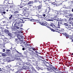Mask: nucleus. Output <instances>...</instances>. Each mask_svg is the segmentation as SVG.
<instances>
[{"label": "nucleus", "mask_w": 73, "mask_h": 73, "mask_svg": "<svg viewBox=\"0 0 73 73\" xmlns=\"http://www.w3.org/2000/svg\"><path fill=\"white\" fill-rule=\"evenodd\" d=\"M26 64L27 65H30V63L29 62H27L26 63Z\"/></svg>", "instance_id": "obj_46"}, {"label": "nucleus", "mask_w": 73, "mask_h": 73, "mask_svg": "<svg viewBox=\"0 0 73 73\" xmlns=\"http://www.w3.org/2000/svg\"><path fill=\"white\" fill-rule=\"evenodd\" d=\"M72 42H73V35H72Z\"/></svg>", "instance_id": "obj_64"}, {"label": "nucleus", "mask_w": 73, "mask_h": 73, "mask_svg": "<svg viewBox=\"0 0 73 73\" xmlns=\"http://www.w3.org/2000/svg\"><path fill=\"white\" fill-rule=\"evenodd\" d=\"M32 49L33 50H36V48H32Z\"/></svg>", "instance_id": "obj_60"}, {"label": "nucleus", "mask_w": 73, "mask_h": 73, "mask_svg": "<svg viewBox=\"0 0 73 73\" xmlns=\"http://www.w3.org/2000/svg\"><path fill=\"white\" fill-rule=\"evenodd\" d=\"M20 23H24V21H23V20L22 19H17L16 21L15 25L20 24Z\"/></svg>", "instance_id": "obj_3"}, {"label": "nucleus", "mask_w": 73, "mask_h": 73, "mask_svg": "<svg viewBox=\"0 0 73 73\" xmlns=\"http://www.w3.org/2000/svg\"><path fill=\"white\" fill-rule=\"evenodd\" d=\"M11 60L12 61H14L15 60V56H11Z\"/></svg>", "instance_id": "obj_21"}, {"label": "nucleus", "mask_w": 73, "mask_h": 73, "mask_svg": "<svg viewBox=\"0 0 73 73\" xmlns=\"http://www.w3.org/2000/svg\"><path fill=\"white\" fill-rule=\"evenodd\" d=\"M21 5L22 6L20 7V8H22L23 7H24V5H26V4L23 3V2H21Z\"/></svg>", "instance_id": "obj_11"}, {"label": "nucleus", "mask_w": 73, "mask_h": 73, "mask_svg": "<svg viewBox=\"0 0 73 73\" xmlns=\"http://www.w3.org/2000/svg\"><path fill=\"white\" fill-rule=\"evenodd\" d=\"M16 9H18L19 10L20 9V6H17V7Z\"/></svg>", "instance_id": "obj_42"}, {"label": "nucleus", "mask_w": 73, "mask_h": 73, "mask_svg": "<svg viewBox=\"0 0 73 73\" xmlns=\"http://www.w3.org/2000/svg\"><path fill=\"white\" fill-rule=\"evenodd\" d=\"M22 68L23 69H27V67L24 65L23 66Z\"/></svg>", "instance_id": "obj_24"}, {"label": "nucleus", "mask_w": 73, "mask_h": 73, "mask_svg": "<svg viewBox=\"0 0 73 73\" xmlns=\"http://www.w3.org/2000/svg\"><path fill=\"white\" fill-rule=\"evenodd\" d=\"M46 27L50 29H52L51 31L52 32H57L58 33V27H56L55 25H48L47 26L46 25Z\"/></svg>", "instance_id": "obj_1"}, {"label": "nucleus", "mask_w": 73, "mask_h": 73, "mask_svg": "<svg viewBox=\"0 0 73 73\" xmlns=\"http://www.w3.org/2000/svg\"><path fill=\"white\" fill-rule=\"evenodd\" d=\"M41 25H44V26H46V25H47L46 23H41Z\"/></svg>", "instance_id": "obj_23"}, {"label": "nucleus", "mask_w": 73, "mask_h": 73, "mask_svg": "<svg viewBox=\"0 0 73 73\" xmlns=\"http://www.w3.org/2000/svg\"><path fill=\"white\" fill-rule=\"evenodd\" d=\"M48 8H47L46 9V12H49V7H48Z\"/></svg>", "instance_id": "obj_47"}, {"label": "nucleus", "mask_w": 73, "mask_h": 73, "mask_svg": "<svg viewBox=\"0 0 73 73\" xmlns=\"http://www.w3.org/2000/svg\"><path fill=\"white\" fill-rule=\"evenodd\" d=\"M9 0H5L4 1V4H10L11 3H9Z\"/></svg>", "instance_id": "obj_9"}, {"label": "nucleus", "mask_w": 73, "mask_h": 73, "mask_svg": "<svg viewBox=\"0 0 73 73\" xmlns=\"http://www.w3.org/2000/svg\"><path fill=\"white\" fill-rule=\"evenodd\" d=\"M22 50H25V48H24V47L23 48H22Z\"/></svg>", "instance_id": "obj_63"}, {"label": "nucleus", "mask_w": 73, "mask_h": 73, "mask_svg": "<svg viewBox=\"0 0 73 73\" xmlns=\"http://www.w3.org/2000/svg\"><path fill=\"white\" fill-rule=\"evenodd\" d=\"M60 0H55V1L56 2H59Z\"/></svg>", "instance_id": "obj_59"}, {"label": "nucleus", "mask_w": 73, "mask_h": 73, "mask_svg": "<svg viewBox=\"0 0 73 73\" xmlns=\"http://www.w3.org/2000/svg\"><path fill=\"white\" fill-rule=\"evenodd\" d=\"M65 8H66V9H70V7H65Z\"/></svg>", "instance_id": "obj_58"}, {"label": "nucleus", "mask_w": 73, "mask_h": 73, "mask_svg": "<svg viewBox=\"0 0 73 73\" xmlns=\"http://www.w3.org/2000/svg\"><path fill=\"white\" fill-rule=\"evenodd\" d=\"M13 17V15H11L9 18V19H12V17Z\"/></svg>", "instance_id": "obj_55"}, {"label": "nucleus", "mask_w": 73, "mask_h": 73, "mask_svg": "<svg viewBox=\"0 0 73 73\" xmlns=\"http://www.w3.org/2000/svg\"><path fill=\"white\" fill-rule=\"evenodd\" d=\"M41 7H42V3H40L39 5L37 7V9H40L41 8Z\"/></svg>", "instance_id": "obj_14"}, {"label": "nucleus", "mask_w": 73, "mask_h": 73, "mask_svg": "<svg viewBox=\"0 0 73 73\" xmlns=\"http://www.w3.org/2000/svg\"><path fill=\"white\" fill-rule=\"evenodd\" d=\"M24 62H19V63H17V65H24Z\"/></svg>", "instance_id": "obj_12"}, {"label": "nucleus", "mask_w": 73, "mask_h": 73, "mask_svg": "<svg viewBox=\"0 0 73 73\" xmlns=\"http://www.w3.org/2000/svg\"><path fill=\"white\" fill-rule=\"evenodd\" d=\"M61 13L60 12H59V11H57V15H61Z\"/></svg>", "instance_id": "obj_25"}, {"label": "nucleus", "mask_w": 73, "mask_h": 73, "mask_svg": "<svg viewBox=\"0 0 73 73\" xmlns=\"http://www.w3.org/2000/svg\"><path fill=\"white\" fill-rule=\"evenodd\" d=\"M29 10V9L27 7H25L24 8V11H28Z\"/></svg>", "instance_id": "obj_26"}, {"label": "nucleus", "mask_w": 73, "mask_h": 73, "mask_svg": "<svg viewBox=\"0 0 73 73\" xmlns=\"http://www.w3.org/2000/svg\"><path fill=\"white\" fill-rule=\"evenodd\" d=\"M23 29V28H21L19 30V33H22L21 32V31H22V30H20V29Z\"/></svg>", "instance_id": "obj_37"}, {"label": "nucleus", "mask_w": 73, "mask_h": 73, "mask_svg": "<svg viewBox=\"0 0 73 73\" xmlns=\"http://www.w3.org/2000/svg\"><path fill=\"white\" fill-rule=\"evenodd\" d=\"M33 3V1H29L28 3V4H32Z\"/></svg>", "instance_id": "obj_22"}, {"label": "nucleus", "mask_w": 73, "mask_h": 73, "mask_svg": "<svg viewBox=\"0 0 73 73\" xmlns=\"http://www.w3.org/2000/svg\"><path fill=\"white\" fill-rule=\"evenodd\" d=\"M25 45H26V46H30L31 47V45H30V44H28L27 43H26L25 44Z\"/></svg>", "instance_id": "obj_35"}, {"label": "nucleus", "mask_w": 73, "mask_h": 73, "mask_svg": "<svg viewBox=\"0 0 73 73\" xmlns=\"http://www.w3.org/2000/svg\"><path fill=\"white\" fill-rule=\"evenodd\" d=\"M59 17V15H57L56 16H54V17L53 19H56L57 20L58 19H59V18H58Z\"/></svg>", "instance_id": "obj_15"}, {"label": "nucleus", "mask_w": 73, "mask_h": 73, "mask_svg": "<svg viewBox=\"0 0 73 73\" xmlns=\"http://www.w3.org/2000/svg\"><path fill=\"white\" fill-rule=\"evenodd\" d=\"M66 28L67 29L68 31V30L70 31V30H71V28H72L71 27V25H69V26H67Z\"/></svg>", "instance_id": "obj_10"}, {"label": "nucleus", "mask_w": 73, "mask_h": 73, "mask_svg": "<svg viewBox=\"0 0 73 73\" xmlns=\"http://www.w3.org/2000/svg\"><path fill=\"white\" fill-rule=\"evenodd\" d=\"M3 52H5V53H7L6 52V49H3Z\"/></svg>", "instance_id": "obj_39"}, {"label": "nucleus", "mask_w": 73, "mask_h": 73, "mask_svg": "<svg viewBox=\"0 0 73 73\" xmlns=\"http://www.w3.org/2000/svg\"><path fill=\"white\" fill-rule=\"evenodd\" d=\"M17 37L19 40H21V39H23L24 38L23 36H22L20 34H18L17 36Z\"/></svg>", "instance_id": "obj_6"}, {"label": "nucleus", "mask_w": 73, "mask_h": 73, "mask_svg": "<svg viewBox=\"0 0 73 73\" xmlns=\"http://www.w3.org/2000/svg\"><path fill=\"white\" fill-rule=\"evenodd\" d=\"M52 2H55L56 0H50Z\"/></svg>", "instance_id": "obj_57"}, {"label": "nucleus", "mask_w": 73, "mask_h": 73, "mask_svg": "<svg viewBox=\"0 0 73 73\" xmlns=\"http://www.w3.org/2000/svg\"><path fill=\"white\" fill-rule=\"evenodd\" d=\"M15 41L17 42H19L20 41V39H18L17 38H16L15 39Z\"/></svg>", "instance_id": "obj_29"}, {"label": "nucleus", "mask_w": 73, "mask_h": 73, "mask_svg": "<svg viewBox=\"0 0 73 73\" xmlns=\"http://www.w3.org/2000/svg\"><path fill=\"white\" fill-rule=\"evenodd\" d=\"M56 69L57 70H54V71H57L58 72V73H61V71H60L58 70V69H57V68H56Z\"/></svg>", "instance_id": "obj_34"}, {"label": "nucleus", "mask_w": 73, "mask_h": 73, "mask_svg": "<svg viewBox=\"0 0 73 73\" xmlns=\"http://www.w3.org/2000/svg\"><path fill=\"white\" fill-rule=\"evenodd\" d=\"M5 32H6V33H9V31L7 30H5Z\"/></svg>", "instance_id": "obj_40"}, {"label": "nucleus", "mask_w": 73, "mask_h": 73, "mask_svg": "<svg viewBox=\"0 0 73 73\" xmlns=\"http://www.w3.org/2000/svg\"><path fill=\"white\" fill-rule=\"evenodd\" d=\"M36 70H33L32 71V73H36Z\"/></svg>", "instance_id": "obj_51"}, {"label": "nucleus", "mask_w": 73, "mask_h": 73, "mask_svg": "<svg viewBox=\"0 0 73 73\" xmlns=\"http://www.w3.org/2000/svg\"><path fill=\"white\" fill-rule=\"evenodd\" d=\"M10 4H11L10 5V8H15V6L14 5H12V4L10 3Z\"/></svg>", "instance_id": "obj_19"}, {"label": "nucleus", "mask_w": 73, "mask_h": 73, "mask_svg": "<svg viewBox=\"0 0 73 73\" xmlns=\"http://www.w3.org/2000/svg\"><path fill=\"white\" fill-rule=\"evenodd\" d=\"M64 25H65L66 26H68L69 25L66 23H64Z\"/></svg>", "instance_id": "obj_49"}, {"label": "nucleus", "mask_w": 73, "mask_h": 73, "mask_svg": "<svg viewBox=\"0 0 73 73\" xmlns=\"http://www.w3.org/2000/svg\"><path fill=\"white\" fill-rule=\"evenodd\" d=\"M35 52L36 53H37V54L38 53V52H37V51L36 50Z\"/></svg>", "instance_id": "obj_62"}, {"label": "nucleus", "mask_w": 73, "mask_h": 73, "mask_svg": "<svg viewBox=\"0 0 73 73\" xmlns=\"http://www.w3.org/2000/svg\"><path fill=\"white\" fill-rule=\"evenodd\" d=\"M15 13H19V12L18 11H15L14 12Z\"/></svg>", "instance_id": "obj_52"}, {"label": "nucleus", "mask_w": 73, "mask_h": 73, "mask_svg": "<svg viewBox=\"0 0 73 73\" xmlns=\"http://www.w3.org/2000/svg\"><path fill=\"white\" fill-rule=\"evenodd\" d=\"M15 25L13 27V29H16V25Z\"/></svg>", "instance_id": "obj_48"}, {"label": "nucleus", "mask_w": 73, "mask_h": 73, "mask_svg": "<svg viewBox=\"0 0 73 73\" xmlns=\"http://www.w3.org/2000/svg\"><path fill=\"white\" fill-rule=\"evenodd\" d=\"M13 53L14 54H16V53H18V54H20V52H19L18 51H17L16 50L15 51H14L13 52Z\"/></svg>", "instance_id": "obj_16"}, {"label": "nucleus", "mask_w": 73, "mask_h": 73, "mask_svg": "<svg viewBox=\"0 0 73 73\" xmlns=\"http://www.w3.org/2000/svg\"><path fill=\"white\" fill-rule=\"evenodd\" d=\"M45 65L48 68L49 66V63H48V62H47L46 63Z\"/></svg>", "instance_id": "obj_27"}, {"label": "nucleus", "mask_w": 73, "mask_h": 73, "mask_svg": "<svg viewBox=\"0 0 73 73\" xmlns=\"http://www.w3.org/2000/svg\"><path fill=\"white\" fill-rule=\"evenodd\" d=\"M10 49L11 50V52H14L15 50H16V48H10Z\"/></svg>", "instance_id": "obj_18"}, {"label": "nucleus", "mask_w": 73, "mask_h": 73, "mask_svg": "<svg viewBox=\"0 0 73 73\" xmlns=\"http://www.w3.org/2000/svg\"><path fill=\"white\" fill-rule=\"evenodd\" d=\"M7 34L8 35V36H12V34L9 32L8 33H7Z\"/></svg>", "instance_id": "obj_44"}, {"label": "nucleus", "mask_w": 73, "mask_h": 73, "mask_svg": "<svg viewBox=\"0 0 73 73\" xmlns=\"http://www.w3.org/2000/svg\"><path fill=\"white\" fill-rule=\"evenodd\" d=\"M28 61L30 62L31 63V62H33V60L32 59H27Z\"/></svg>", "instance_id": "obj_33"}, {"label": "nucleus", "mask_w": 73, "mask_h": 73, "mask_svg": "<svg viewBox=\"0 0 73 73\" xmlns=\"http://www.w3.org/2000/svg\"><path fill=\"white\" fill-rule=\"evenodd\" d=\"M24 15L25 17H28L29 14L28 13H26Z\"/></svg>", "instance_id": "obj_20"}, {"label": "nucleus", "mask_w": 73, "mask_h": 73, "mask_svg": "<svg viewBox=\"0 0 73 73\" xmlns=\"http://www.w3.org/2000/svg\"><path fill=\"white\" fill-rule=\"evenodd\" d=\"M2 56L3 57H5V56H7V55H6V54L4 53H3L2 54Z\"/></svg>", "instance_id": "obj_41"}, {"label": "nucleus", "mask_w": 73, "mask_h": 73, "mask_svg": "<svg viewBox=\"0 0 73 73\" xmlns=\"http://www.w3.org/2000/svg\"><path fill=\"white\" fill-rule=\"evenodd\" d=\"M34 65L35 66H37V62L36 61L34 63Z\"/></svg>", "instance_id": "obj_28"}, {"label": "nucleus", "mask_w": 73, "mask_h": 73, "mask_svg": "<svg viewBox=\"0 0 73 73\" xmlns=\"http://www.w3.org/2000/svg\"><path fill=\"white\" fill-rule=\"evenodd\" d=\"M61 21H63V22L66 21V19H63L61 20Z\"/></svg>", "instance_id": "obj_31"}, {"label": "nucleus", "mask_w": 73, "mask_h": 73, "mask_svg": "<svg viewBox=\"0 0 73 73\" xmlns=\"http://www.w3.org/2000/svg\"><path fill=\"white\" fill-rule=\"evenodd\" d=\"M58 28H60V25H64V23L61 22H58Z\"/></svg>", "instance_id": "obj_5"}, {"label": "nucleus", "mask_w": 73, "mask_h": 73, "mask_svg": "<svg viewBox=\"0 0 73 73\" xmlns=\"http://www.w3.org/2000/svg\"><path fill=\"white\" fill-rule=\"evenodd\" d=\"M18 26L19 27H22L23 26V25L19 23V24L18 25Z\"/></svg>", "instance_id": "obj_36"}, {"label": "nucleus", "mask_w": 73, "mask_h": 73, "mask_svg": "<svg viewBox=\"0 0 73 73\" xmlns=\"http://www.w3.org/2000/svg\"><path fill=\"white\" fill-rule=\"evenodd\" d=\"M36 68L38 70H40V69H41V67H38V66H36Z\"/></svg>", "instance_id": "obj_38"}, {"label": "nucleus", "mask_w": 73, "mask_h": 73, "mask_svg": "<svg viewBox=\"0 0 73 73\" xmlns=\"http://www.w3.org/2000/svg\"><path fill=\"white\" fill-rule=\"evenodd\" d=\"M51 21L52 22V23H51L52 24H51V25H54V24L56 25L57 23V21H58L57 20H56V19H54L53 18L51 19Z\"/></svg>", "instance_id": "obj_4"}, {"label": "nucleus", "mask_w": 73, "mask_h": 73, "mask_svg": "<svg viewBox=\"0 0 73 73\" xmlns=\"http://www.w3.org/2000/svg\"><path fill=\"white\" fill-rule=\"evenodd\" d=\"M31 54L32 56H35V55L36 54L35 52H31Z\"/></svg>", "instance_id": "obj_30"}, {"label": "nucleus", "mask_w": 73, "mask_h": 73, "mask_svg": "<svg viewBox=\"0 0 73 73\" xmlns=\"http://www.w3.org/2000/svg\"><path fill=\"white\" fill-rule=\"evenodd\" d=\"M69 36L68 37V38H69V39H71V40H73V38H72V36H70L69 35Z\"/></svg>", "instance_id": "obj_32"}, {"label": "nucleus", "mask_w": 73, "mask_h": 73, "mask_svg": "<svg viewBox=\"0 0 73 73\" xmlns=\"http://www.w3.org/2000/svg\"><path fill=\"white\" fill-rule=\"evenodd\" d=\"M62 34L63 35H64V36H65L66 38H68L69 36V35H67V34H66V33H62Z\"/></svg>", "instance_id": "obj_8"}, {"label": "nucleus", "mask_w": 73, "mask_h": 73, "mask_svg": "<svg viewBox=\"0 0 73 73\" xmlns=\"http://www.w3.org/2000/svg\"><path fill=\"white\" fill-rule=\"evenodd\" d=\"M58 33H60V32H63L64 31V29H61L60 30L58 29Z\"/></svg>", "instance_id": "obj_13"}, {"label": "nucleus", "mask_w": 73, "mask_h": 73, "mask_svg": "<svg viewBox=\"0 0 73 73\" xmlns=\"http://www.w3.org/2000/svg\"><path fill=\"white\" fill-rule=\"evenodd\" d=\"M47 69L50 72H54V70H58L56 69V68L52 66V65L50 64V63H49V66L47 67Z\"/></svg>", "instance_id": "obj_2"}, {"label": "nucleus", "mask_w": 73, "mask_h": 73, "mask_svg": "<svg viewBox=\"0 0 73 73\" xmlns=\"http://www.w3.org/2000/svg\"><path fill=\"white\" fill-rule=\"evenodd\" d=\"M9 52H11V50H8V49H6V52L7 53H6V54H8L9 53Z\"/></svg>", "instance_id": "obj_17"}, {"label": "nucleus", "mask_w": 73, "mask_h": 73, "mask_svg": "<svg viewBox=\"0 0 73 73\" xmlns=\"http://www.w3.org/2000/svg\"><path fill=\"white\" fill-rule=\"evenodd\" d=\"M3 13V14H5L6 13V12L5 11H3L2 12Z\"/></svg>", "instance_id": "obj_61"}, {"label": "nucleus", "mask_w": 73, "mask_h": 73, "mask_svg": "<svg viewBox=\"0 0 73 73\" xmlns=\"http://www.w3.org/2000/svg\"><path fill=\"white\" fill-rule=\"evenodd\" d=\"M4 42L5 44H7V43H9V40L7 38H5L4 39H3Z\"/></svg>", "instance_id": "obj_7"}, {"label": "nucleus", "mask_w": 73, "mask_h": 73, "mask_svg": "<svg viewBox=\"0 0 73 73\" xmlns=\"http://www.w3.org/2000/svg\"><path fill=\"white\" fill-rule=\"evenodd\" d=\"M70 4L71 5V6L73 7V1H70Z\"/></svg>", "instance_id": "obj_45"}, {"label": "nucleus", "mask_w": 73, "mask_h": 73, "mask_svg": "<svg viewBox=\"0 0 73 73\" xmlns=\"http://www.w3.org/2000/svg\"><path fill=\"white\" fill-rule=\"evenodd\" d=\"M31 21H35V20L34 19H31L30 20Z\"/></svg>", "instance_id": "obj_56"}, {"label": "nucleus", "mask_w": 73, "mask_h": 73, "mask_svg": "<svg viewBox=\"0 0 73 73\" xmlns=\"http://www.w3.org/2000/svg\"><path fill=\"white\" fill-rule=\"evenodd\" d=\"M16 29H19L20 27H18L17 26L15 25Z\"/></svg>", "instance_id": "obj_54"}, {"label": "nucleus", "mask_w": 73, "mask_h": 73, "mask_svg": "<svg viewBox=\"0 0 73 73\" xmlns=\"http://www.w3.org/2000/svg\"><path fill=\"white\" fill-rule=\"evenodd\" d=\"M52 4V5H56V3H55V2H53L52 3H51Z\"/></svg>", "instance_id": "obj_43"}, {"label": "nucleus", "mask_w": 73, "mask_h": 73, "mask_svg": "<svg viewBox=\"0 0 73 73\" xmlns=\"http://www.w3.org/2000/svg\"><path fill=\"white\" fill-rule=\"evenodd\" d=\"M24 55H26L27 54V52L26 51H25L24 52Z\"/></svg>", "instance_id": "obj_50"}, {"label": "nucleus", "mask_w": 73, "mask_h": 73, "mask_svg": "<svg viewBox=\"0 0 73 73\" xmlns=\"http://www.w3.org/2000/svg\"><path fill=\"white\" fill-rule=\"evenodd\" d=\"M45 4H46V6H49V3H45Z\"/></svg>", "instance_id": "obj_53"}]
</instances>
